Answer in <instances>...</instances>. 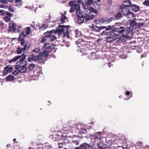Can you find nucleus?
<instances>
[{"label":"nucleus","instance_id":"1","mask_svg":"<svg viewBox=\"0 0 149 149\" xmlns=\"http://www.w3.org/2000/svg\"><path fill=\"white\" fill-rule=\"evenodd\" d=\"M77 15L78 17V22L79 24H81L84 21L86 23L89 22L90 20L94 17V15L92 13H89L88 14L84 12L77 14Z\"/></svg>","mask_w":149,"mask_h":149},{"label":"nucleus","instance_id":"2","mask_svg":"<svg viewBox=\"0 0 149 149\" xmlns=\"http://www.w3.org/2000/svg\"><path fill=\"white\" fill-rule=\"evenodd\" d=\"M58 27L60 29H58L55 30L54 32L56 34H60L62 33H63L64 37H65L68 34L69 32L68 31V28L66 26L63 25H61L59 24Z\"/></svg>","mask_w":149,"mask_h":149},{"label":"nucleus","instance_id":"3","mask_svg":"<svg viewBox=\"0 0 149 149\" xmlns=\"http://www.w3.org/2000/svg\"><path fill=\"white\" fill-rule=\"evenodd\" d=\"M27 61L29 62L33 61H38L40 63H44V61L40 55L35 56L33 54L29 55L27 58Z\"/></svg>","mask_w":149,"mask_h":149},{"label":"nucleus","instance_id":"4","mask_svg":"<svg viewBox=\"0 0 149 149\" xmlns=\"http://www.w3.org/2000/svg\"><path fill=\"white\" fill-rule=\"evenodd\" d=\"M111 31L115 32H117L120 34L127 33L128 32L127 29L126 27H125L122 26H120L118 27H115L113 26H111Z\"/></svg>","mask_w":149,"mask_h":149},{"label":"nucleus","instance_id":"5","mask_svg":"<svg viewBox=\"0 0 149 149\" xmlns=\"http://www.w3.org/2000/svg\"><path fill=\"white\" fill-rule=\"evenodd\" d=\"M55 30L54 29L50 31L49 33H47L45 35V37H47L48 40L51 41H54L57 38L54 33Z\"/></svg>","mask_w":149,"mask_h":149},{"label":"nucleus","instance_id":"6","mask_svg":"<svg viewBox=\"0 0 149 149\" xmlns=\"http://www.w3.org/2000/svg\"><path fill=\"white\" fill-rule=\"evenodd\" d=\"M132 32H128L127 33L123 34V35L119 38V40L122 42L125 41L128 37H130L133 35Z\"/></svg>","mask_w":149,"mask_h":149},{"label":"nucleus","instance_id":"7","mask_svg":"<svg viewBox=\"0 0 149 149\" xmlns=\"http://www.w3.org/2000/svg\"><path fill=\"white\" fill-rule=\"evenodd\" d=\"M20 56V60L17 61V65L15 66V68H19V66H20V65H22L23 63L24 60L26 58V55L24 53L21 55H19Z\"/></svg>","mask_w":149,"mask_h":149},{"label":"nucleus","instance_id":"8","mask_svg":"<svg viewBox=\"0 0 149 149\" xmlns=\"http://www.w3.org/2000/svg\"><path fill=\"white\" fill-rule=\"evenodd\" d=\"M137 23L134 20L132 21L130 24V26L126 27V29H127V31L130 32H132V31L134 28H135V27L137 26Z\"/></svg>","mask_w":149,"mask_h":149},{"label":"nucleus","instance_id":"9","mask_svg":"<svg viewBox=\"0 0 149 149\" xmlns=\"http://www.w3.org/2000/svg\"><path fill=\"white\" fill-rule=\"evenodd\" d=\"M55 45L54 44H49L45 43L44 45V48L45 50L48 51H51V49L54 48Z\"/></svg>","mask_w":149,"mask_h":149},{"label":"nucleus","instance_id":"10","mask_svg":"<svg viewBox=\"0 0 149 149\" xmlns=\"http://www.w3.org/2000/svg\"><path fill=\"white\" fill-rule=\"evenodd\" d=\"M102 134L100 132H96L92 135L93 136L95 140H100L102 138Z\"/></svg>","mask_w":149,"mask_h":149},{"label":"nucleus","instance_id":"11","mask_svg":"<svg viewBox=\"0 0 149 149\" xmlns=\"http://www.w3.org/2000/svg\"><path fill=\"white\" fill-rule=\"evenodd\" d=\"M120 9L121 10L122 13L124 16L126 15L129 10L128 7L124 6H120Z\"/></svg>","mask_w":149,"mask_h":149},{"label":"nucleus","instance_id":"12","mask_svg":"<svg viewBox=\"0 0 149 149\" xmlns=\"http://www.w3.org/2000/svg\"><path fill=\"white\" fill-rule=\"evenodd\" d=\"M87 57L88 59L92 60L98 59L100 57L98 55L96 54L95 53L92 52L91 53L90 55L88 56Z\"/></svg>","mask_w":149,"mask_h":149},{"label":"nucleus","instance_id":"13","mask_svg":"<svg viewBox=\"0 0 149 149\" xmlns=\"http://www.w3.org/2000/svg\"><path fill=\"white\" fill-rule=\"evenodd\" d=\"M105 29V30L102 31L101 33L100 34L102 36H106L107 31H109L110 30H111V26L109 25L107 27L106 26V28Z\"/></svg>","mask_w":149,"mask_h":149},{"label":"nucleus","instance_id":"14","mask_svg":"<svg viewBox=\"0 0 149 149\" xmlns=\"http://www.w3.org/2000/svg\"><path fill=\"white\" fill-rule=\"evenodd\" d=\"M19 68H16V69H18L19 70V72L21 73H25L27 70V68H26V64H25L24 65H22L19 66Z\"/></svg>","mask_w":149,"mask_h":149},{"label":"nucleus","instance_id":"15","mask_svg":"<svg viewBox=\"0 0 149 149\" xmlns=\"http://www.w3.org/2000/svg\"><path fill=\"white\" fill-rule=\"evenodd\" d=\"M93 31L96 32H99L102 29H104L106 28L105 26H101L98 27L97 26L93 25Z\"/></svg>","mask_w":149,"mask_h":149},{"label":"nucleus","instance_id":"16","mask_svg":"<svg viewBox=\"0 0 149 149\" xmlns=\"http://www.w3.org/2000/svg\"><path fill=\"white\" fill-rule=\"evenodd\" d=\"M98 148L100 149H105L106 147V145L104 144L102 141H100L97 144Z\"/></svg>","mask_w":149,"mask_h":149},{"label":"nucleus","instance_id":"17","mask_svg":"<svg viewBox=\"0 0 149 149\" xmlns=\"http://www.w3.org/2000/svg\"><path fill=\"white\" fill-rule=\"evenodd\" d=\"M80 146L81 149H89L91 147L86 143H83L80 145Z\"/></svg>","mask_w":149,"mask_h":149},{"label":"nucleus","instance_id":"18","mask_svg":"<svg viewBox=\"0 0 149 149\" xmlns=\"http://www.w3.org/2000/svg\"><path fill=\"white\" fill-rule=\"evenodd\" d=\"M52 52V51H48L47 50H45L42 53H40V54H41L42 57L44 58H46L48 55L49 53Z\"/></svg>","mask_w":149,"mask_h":149},{"label":"nucleus","instance_id":"19","mask_svg":"<svg viewBox=\"0 0 149 149\" xmlns=\"http://www.w3.org/2000/svg\"><path fill=\"white\" fill-rule=\"evenodd\" d=\"M132 10L134 12L138 11L139 9V6L136 5H133L131 6Z\"/></svg>","mask_w":149,"mask_h":149},{"label":"nucleus","instance_id":"20","mask_svg":"<svg viewBox=\"0 0 149 149\" xmlns=\"http://www.w3.org/2000/svg\"><path fill=\"white\" fill-rule=\"evenodd\" d=\"M73 127L70 126L69 125H64L63 126V130L65 131H69L72 130Z\"/></svg>","mask_w":149,"mask_h":149},{"label":"nucleus","instance_id":"21","mask_svg":"<svg viewBox=\"0 0 149 149\" xmlns=\"http://www.w3.org/2000/svg\"><path fill=\"white\" fill-rule=\"evenodd\" d=\"M131 5L130 0H125L123 2V5L124 6L129 7Z\"/></svg>","mask_w":149,"mask_h":149},{"label":"nucleus","instance_id":"22","mask_svg":"<svg viewBox=\"0 0 149 149\" xmlns=\"http://www.w3.org/2000/svg\"><path fill=\"white\" fill-rule=\"evenodd\" d=\"M74 7V9L76 11V14H77L79 13H81L80 12V7L78 4H75Z\"/></svg>","mask_w":149,"mask_h":149},{"label":"nucleus","instance_id":"23","mask_svg":"<svg viewBox=\"0 0 149 149\" xmlns=\"http://www.w3.org/2000/svg\"><path fill=\"white\" fill-rule=\"evenodd\" d=\"M20 56L19 55L15 56L13 59L10 60L9 61V63H11L13 62H15L18 59L20 58Z\"/></svg>","mask_w":149,"mask_h":149},{"label":"nucleus","instance_id":"24","mask_svg":"<svg viewBox=\"0 0 149 149\" xmlns=\"http://www.w3.org/2000/svg\"><path fill=\"white\" fill-rule=\"evenodd\" d=\"M125 16L128 18H131L134 17V15L132 12L130 11L129 10Z\"/></svg>","mask_w":149,"mask_h":149},{"label":"nucleus","instance_id":"25","mask_svg":"<svg viewBox=\"0 0 149 149\" xmlns=\"http://www.w3.org/2000/svg\"><path fill=\"white\" fill-rule=\"evenodd\" d=\"M13 68L11 66H7L5 68L4 70L8 72H10L12 70Z\"/></svg>","mask_w":149,"mask_h":149},{"label":"nucleus","instance_id":"26","mask_svg":"<svg viewBox=\"0 0 149 149\" xmlns=\"http://www.w3.org/2000/svg\"><path fill=\"white\" fill-rule=\"evenodd\" d=\"M14 79V77L10 75L8 76L6 78V80L8 81H13Z\"/></svg>","mask_w":149,"mask_h":149},{"label":"nucleus","instance_id":"27","mask_svg":"<svg viewBox=\"0 0 149 149\" xmlns=\"http://www.w3.org/2000/svg\"><path fill=\"white\" fill-rule=\"evenodd\" d=\"M75 37H79L81 35V32L79 31L78 29H76L75 31Z\"/></svg>","mask_w":149,"mask_h":149},{"label":"nucleus","instance_id":"28","mask_svg":"<svg viewBox=\"0 0 149 149\" xmlns=\"http://www.w3.org/2000/svg\"><path fill=\"white\" fill-rule=\"evenodd\" d=\"M22 51H24L23 48L19 47L17 49L16 52L17 54H20L22 53Z\"/></svg>","mask_w":149,"mask_h":149},{"label":"nucleus","instance_id":"29","mask_svg":"<svg viewBox=\"0 0 149 149\" xmlns=\"http://www.w3.org/2000/svg\"><path fill=\"white\" fill-rule=\"evenodd\" d=\"M122 17V14L120 13H117L115 15V17L117 19H120Z\"/></svg>","mask_w":149,"mask_h":149},{"label":"nucleus","instance_id":"30","mask_svg":"<svg viewBox=\"0 0 149 149\" xmlns=\"http://www.w3.org/2000/svg\"><path fill=\"white\" fill-rule=\"evenodd\" d=\"M79 131L81 134H86V130L85 128H81L80 129H79Z\"/></svg>","mask_w":149,"mask_h":149},{"label":"nucleus","instance_id":"31","mask_svg":"<svg viewBox=\"0 0 149 149\" xmlns=\"http://www.w3.org/2000/svg\"><path fill=\"white\" fill-rule=\"evenodd\" d=\"M3 20L6 22H8L10 21L11 19L10 17L6 16L3 18Z\"/></svg>","mask_w":149,"mask_h":149},{"label":"nucleus","instance_id":"32","mask_svg":"<svg viewBox=\"0 0 149 149\" xmlns=\"http://www.w3.org/2000/svg\"><path fill=\"white\" fill-rule=\"evenodd\" d=\"M107 41L108 42L110 43L112 41H114L115 40V39H114L112 38V37L110 38L109 37H107Z\"/></svg>","mask_w":149,"mask_h":149},{"label":"nucleus","instance_id":"33","mask_svg":"<svg viewBox=\"0 0 149 149\" xmlns=\"http://www.w3.org/2000/svg\"><path fill=\"white\" fill-rule=\"evenodd\" d=\"M67 17L65 16L64 15H63L61 17V24H63L64 22V20H65Z\"/></svg>","mask_w":149,"mask_h":149},{"label":"nucleus","instance_id":"34","mask_svg":"<svg viewBox=\"0 0 149 149\" xmlns=\"http://www.w3.org/2000/svg\"><path fill=\"white\" fill-rule=\"evenodd\" d=\"M33 52H35L37 53H38L40 52V49L38 46H36L33 50Z\"/></svg>","mask_w":149,"mask_h":149},{"label":"nucleus","instance_id":"35","mask_svg":"<svg viewBox=\"0 0 149 149\" xmlns=\"http://www.w3.org/2000/svg\"><path fill=\"white\" fill-rule=\"evenodd\" d=\"M90 10L92 12L95 14H97V10H95V9L94 8L92 7H90Z\"/></svg>","mask_w":149,"mask_h":149},{"label":"nucleus","instance_id":"36","mask_svg":"<svg viewBox=\"0 0 149 149\" xmlns=\"http://www.w3.org/2000/svg\"><path fill=\"white\" fill-rule=\"evenodd\" d=\"M7 16L10 17H12L13 15V14L12 13L8 11H7L5 13Z\"/></svg>","mask_w":149,"mask_h":149},{"label":"nucleus","instance_id":"37","mask_svg":"<svg viewBox=\"0 0 149 149\" xmlns=\"http://www.w3.org/2000/svg\"><path fill=\"white\" fill-rule=\"evenodd\" d=\"M35 67V64L32 63L30 64L28 67L29 69L30 70H32Z\"/></svg>","mask_w":149,"mask_h":149},{"label":"nucleus","instance_id":"38","mask_svg":"<svg viewBox=\"0 0 149 149\" xmlns=\"http://www.w3.org/2000/svg\"><path fill=\"white\" fill-rule=\"evenodd\" d=\"M16 24L15 23H12V29L13 31H15L16 30Z\"/></svg>","mask_w":149,"mask_h":149},{"label":"nucleus","instance_id":"39","mask_svg":"<svg viewBox=\"0 0 149 149\" xmlns=\"http://www.w3.org/2000/svg\"><path fill=\"white\" fill-rule=\"evenodd\" d=\"M143 4L146 6H149V1H145L143 3Z\"/></svg>","mask_w":149,"mask_h":149},{"label":"nucleus","instance_id":"40","mask_svg":"<svg viewBox=\"0 0 149 149\" xmlns=\"http://www.w3.org/2000/svg\"><path fill=\"white\" fill-rule=\"evenodd\" d=\"M30 31V28L29 27L27 28L26 31V35H29Z\"/></svg>","mask_w":149,"mask_h":149},{"label":"nucleus","instance_id":"41","mask_svg":"<svg viewBox=\"0 0 149 149\" xmlns=\"http://www.w3.org/2000/svg\"><path fill=\"white\" fill-rule=\"evenodd\" d=\"M8 10L12 13L14 12V10L13 8L11 6H10L8 8Z\"/></svg>","mask_w":149,"mask_h":149},{"label":"nucleus","instance_id":"42","mask_svg":"<svg viewBox=\"0 0 149 149\" xmlns=\"http://www.w3.org/2000/svg\"><path fill=\"white\" fill-rule=\"evenodd\" d=\"M19 72L18 69H17L16 70H15L14 72H13V74L14 75H16L18 74L19 73Z\"/></svg>","mask_w":149,"mask_h":149},{"label":"nucleus","instance_id":"43","mask_svg":"<svg viewBox=\"0 0 149 149\" xmlns=\"http://www.w3.org/2000/svg\"><path fill=\"white\" fill-rule=\"evenodd\" d=\"M114 32L113 31V33H111V34L110 35V36H109V37L110 38H111V37L115 39L116 35Z\"/></svg>","mask_w":149,"mask_h":149},{"label":"nucleus","instance_id":"44","mask_svg":"<svg viewBox=\"0 0 149 149\" xmlns=\"http://www.w3.org/2000/svg\"><path fill=\"white\" fill-rule=\"evenodd\" d=\"M93 0H88L87 2L85 4L86 5V4H88L89 5H90L91 4H92L93 3Z\"/></svg>","mask_w":149,"mask_h":149},{"label":"nucleus","instance_id":"45","mask_svg":"<svg viewBox=\"0 0 149 149\" xmlns=\"http://www.w3.org/2000/svg\"><path fill=\"white\" fill-rule=\"evenodd\" d=\"M5 14V11L3 10H0V15L3 16Z\"/></svg>","mask_w":149,"mask_h":149},{"label":"nucleus","instance_id":"46","mask_svg":"<svg viewBox=\"0 0 149 149\" xmlns=\"http://www.w3.org/2000/svg\"><path fill=\"white\" fill-rule=\"evenodd\" d=\"M144 25V24L143 23H137V26L138 28H140Z\"/></svg>","mask_w":149,"mask_h":149},{"label":"nucleus","instance_id":"47","mask_svg":"<svg viewBox=\"0 0 149 149\" xmlns=\"http://www.w3.org/2000/svg\"><path fill=\"white\" fill-rule=\"evenodd\" d=\"M69 4V5L71 7H74L75 5L74 2L72 1H70Z\"/></svg>","mask_w":149,"mask_h":149},{"label":"nucleus","instance_id":"48","mask_svg":"<svg viewBox=\"0 0 149 149\" xmlns=\"http://www.w3.org/2000/svg\"><path fill=\"white\" fill-rule=\"evenodd\" d=\"M59 144V148H63L64 147V146L65 145V144L63 143H58Z\"/></svg>","mask_w":149,"mask_h":149},{"label":"nucleus","instance_id":"49","mask_svg":"<svg viewBox=\"0 0 149 149\" xmlns=\"http://www.w3.org/2000/svg\"><path fill=\"white\" fill-rule=\"evenodd\" d=\"M113 31H107V37H109V36H110V35L111 34V33H113Z\"/></svg>","mask_w":149,"mask_h":149},{"label":"nucleus","instance_id":"50","mask_svg":"<svg viewBox=\"0 0 149 149\" xmlns=\"http://www.w3.org/2000/svg\"><path fill=\"white\" fill-rule=\"evenodd\" d=\"M79 141H73V143L75 144L76 145H77L79 144Z\"/></svg>","mask_w":149,"mask_h":149},{"label":"nucleus","instance_id":"51","mask_svg":"<svg viewBox=\"0 0 149 149\" xmlns=\"http://www.w3.org/2000/svg\"><path fill=\"white\" fill-rule=\"evenodd\" d=\"M25 37H24L22 36H21V35H19V38H18V40H24V38Z\"/></svg>","mask_w":149,"mask_h":149},{"label":"nucleus","instance_id":"52","mask_svg":"<svg viewBox=\"0 0 149 149\" xmlns=\"http://www.w3.org/2000/svg\"><path fill=\"white\" fill-rule=\"evenodd\" d=\"M29 47L27 45V44H26L24 45V47L22 48L24 51L26 49H28Z\"/></svg>","mask_w":149,"mask_h":149},{"label":"nucleus","instance_id":"53","mask_svg":"<svg viewBox=\"0 0 149 149\" xmlns=\"http://www.w3.org/2000/svg\"><path fill=\"white\" fill-rule=\"evenodd\" d=\"M46 37H44L42 38L41 40V42L43 43L46 40Z\"/></svg>","mask_w":149,"mask_h":149},{"label":"nucleus","instance_id":"54","mask_svg":"<svg viewBox=\"0 0 149 149\" xmlns=\"http://www.w3.org/2000/svg\"><path fill=\"white\" fill-rule=\"evenodd\" d=\"M74 7H71L69 10L70 12V13L73 12L74 10Z\"/></svg>","mask_w":149,"mask_h":149},{"label":"nucleus","instance_id":"55","mask_svg":"<svg viewBox=\"0 0 149 149\" xmlns=\"http://www.w3.org/2000/svg\"><path fill=\"white\" fill-rule=\"evenodd\" d=\"M20 41V44L21 45H23L24 43V40H21Z\"/></svg>","mask_w":149,"mask_h":149},{"label":"nucleus","instance_id":"56","mask_svg":"<svg viewBox=\"0 0 149 149\" xmlns=\"http://www.w3.org/2000/svg\"><path fill=\"white\" fill-rule=\"evenodd\" d=\"M0 1L2 3H7V0H0Z\"/></svg>","mask_w":149,"mask_h":149},{"label":"nucleus","instance_id":"57","mask_svg":"<svg viewBox=\"0 0 149 149\" xmlns=\"http://www.w3.org/2000/svg\"><path fill=\"white\" fill-rule=\"evenodd\" d=\"M22 5V4L21 3H17L15 5L17 7H19L21 6Z\"/></svg>","mask_w":149,"mask_h":149},{"label":"nucleus","instance_id":"58","mask_svg":"<svg viewBox=\"0 0 149 149\" xmlns=\"http://www.w3.org/2000/svg\"><path fill=\"white\" fill-rule=\"evenodd\" d=\"M8 72L6 71L5 70L3 73V75H6Z\"/></svg>","mask_w":149,"mask_h":149},{"label":"nucleus","instance_id":"59","mask_svg":"<svg viewBox=\"0 0 149 149\" xmlns=\"http://www.w3.org/2000/svg\"><path fill=\"white\" fill-rule=\"evenodd\" d=\"M0 7L1 8H7V6H5L3 4H1L0 5Z\"/></svg>","mask_w":149,"mask_h":149},{"label":"nucleus","instance_id":"60","mask_svg":"<svg viewBox=\"0 0 149 149\" xmlns=\"http://www.w3.org/2000/svg\"><path fill=\"white\" fill-rule=\"evenodd\" d=\"M76 2L80 4L83 3V2L81 0H78Z\"/></svg>","mask_w":149,"mask_h":149},{"label":"nucleus","instance_id":"61","mask_svg":"<svg viewBox=\"0 0 149 149\" xmlns=\"http://www.w3.org/2000/svg\"><path fill=\"white\" fill-rule=\"evenodd\" d=\"M107 3L110 5H111L112 3V0H107Z\"/></svg>","mask_w":149,"mask_h":149},{"label":"nucleus","instance_id":"62","mask_svg":"<svg viewBox=\"0 0 149 149\" xmlns=\"http://www.w3.org/2000/svg\"><path fill=\"white\" fill-rule=\"evenodd\" d=\"M19 35L21 36H22L25 37H26V35L24 34V32H22Z\"/></svg>","mask_w":149,"mask_h":149},{"label":"nucleus","instance_id":"63","mask_svg":"<svg viewBox=\"0 0 149 149\" xmlns=\"http://www.w3.org/2000/svg\"><path fill=\"white\" fill-rule=\"evenodd\" d=\"M119 149H127L126 147H124L122 146H118V147Z\"/></svg>","mask_w":149,"mask_h":149},{"label":"nucleus","instance_id":"64","mask_svg":"<svg viewBox=\"0 0 149 149\" xmlns=\"http://www.w3.org/2000/svg\"><path fill=\"white\" fill-rule=\"evenodd\" d=\"M110 149H119L117 148V147H114L113 146H111Z\"/></svg>","mask_w":149,"mask_h":149}]
</instances>
